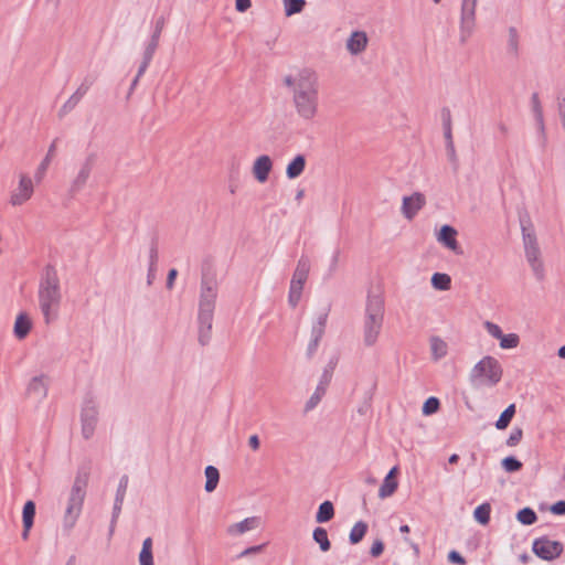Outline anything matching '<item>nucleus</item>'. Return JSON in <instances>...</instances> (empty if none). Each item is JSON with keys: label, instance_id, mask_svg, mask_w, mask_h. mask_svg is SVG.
Instances as JSON below:
<instances>
[{"label": "nucleus", "instance_id": "obj_49", "mask_svg": "<svg viewBox=\"0 0 565 565\" xmlns=\"http://www.w3.org/2000/svg\"><path fill=\"white\" fill-rule=\"evenodd\" d=\"M128 481H129V479H128L127 475H124L120 478L115 499H119V500L125 499L127 488H128Z\"/></svg>", "mask_w": 565, "mask_h": 565}, {"label": "nucleus", "instance_id": "obj_57", "mask_svg": "<svg viewBox=\"0 0 565 565\" xmlns=\"http://www.w3.org/2000/svg\"><path fill=\"white\" fill-rule=\"evenodd\" d=\"M551 512L556 514V515H563L565 514V501L564 500H561V501H557L555 502L552 507H551Z\"/></svg>", "mask_w": 565, "mask_h": 565}, {"label": "nucleus", "instance_id": "obj_16", "mask_svg": "<svg viewBox=\"0 0 565 565\" xmlns=\"http://www.w3.org/2000/svg\"><path fill=\"white\" fill-rule=\"evenodd\" d=\"M260 525V519L258 516L246 518L241 522L231 524L226 532L232 536L242 535L248 531H253Z\"/></svg>", "mask_w": 565, "mask_h": 565}, {"label": "nucleus", "instance_id": "obj_64", "mask_svg": "<svg viewBox=\"0 0 565 565\" xmlns=\"http://www.w3.org/2000/svg\"><path fill=\"white\" fill-rule=\"evenodd\" d=\"M248 445L253 450H258L260 443L257 435H252L248 439Z\"/></svg>", "mask_w": 565, "mask_h": 565}, {"label": "nucleus", "instance_id": "obj_60", "mask_svg": "<svg viewBox=\"0 0 565 565\" xmlns=\"http://www.w3.org/2000/svg\"><path fill=\"white\" fill-rule=\"evenodd\" d=\"M320 340L312 339L310 340L308 348H307V356L310 359L316 353L318 347H319Z\"/></svg>", "mask_w": 565, "mask_h": 565}, {"label": "nucleus", "instance_id": "obj_62", "mask_svg": "<svg viewBox=\"0 0 565 565\" xmlns=\"http://www.w3.org/2000/svg\"><path fill=\"white\" fill-rule=\"evenodd\" d=\"M250 7V0H236L235 8L238 12H245Z\"/></svg>", "mask_w": 565, "mask_h": 565}, {"label": "nucleus", "instance_id": "obj_20", "mask_svg": "<svg viewBox=\"0 0 565 565\" xmlns=\"http://www.w3.org/2000/svg\"><path fill=\"white\" fill-rule=\"evenodd\" d=\"M32 321L26 312H20L17 316L13 333L17 339L23 340L30 333Z\"/></svg>", "mask_w": 565, "mask_h": 565}, {"label": "nucleus", "instance_id": "obj_21", "mask_svg": "<svg viewBox=\"0 0 565 565\" xmlns=\"http://www.w3.org/2000/svg\"><path fill=\"white\" fill-rule=\"evenodd\" d=\"M28 392L39 399H43L47 395V377L45 375L34 376L28 386Z\"/></svg>", "mask_w": 565, "mask_h": 565}, {"label": "nucleus", "instance_id": "obj_15", "mask_svg": "<svg viewBox=\"0 0 565 565\" xmlns=\"http://www.w3.org/2000/svg\"><path fill=\"white\" fill-rule=\"evenodd\" d=\"M273 169V161L269 156H259L253 164V174L255 179L263 183L267 181L268 175Z\"/></svg>", "mask_w": 565, "mask_h": 565}, {"label": "nucleus", "instance_id": "obj_14", "mask_svg": "<svg viewBox=\"0 0 565 565\" xmlns=\"http://www.w3.org/2000/svg\"><path fill=\"white\" fill-rule=\"evenodd\" d=\"M526 260L539 281L545 277L544 264L541 259V250L539 246L524 248Z\"/></svg>", "mask_w": 565, "mask_h": 565}, {"label": "nucleus", "instance_id": "obj_26", "mask_svg": "<svg viewBox=\"0 0 565 565\" xmlns=\"http://www.w3.org/2000/svg\"><path fill=\"white\" fill-rule=\"evenodd\" d=\"M206 482H205V491L206 492H213L220 481V472L217 468L214 466H207L204 470Z\"/></svg>", "mask_w": 565, "mask_h": 565}, {"label": "nucleus", "instance_id": "obj_1", "mask_svg": "<svg viewBox=\"0 0 565 565\" xmlns=\"http://www.w3.org/2000/svg\"><path fill=\"white\" fill-rule=\"evenodd\" d=\"M218 294V281L216 275L211 271H203L200 284L199 298V343L207 345L212 337V322L214 316L215 303Z\"/></svg>", "mask_w": 565, "mask_h": 565}, {"label": "nucleus", "instance_id": "obj_22", "mask_svg": "<svg viewBox=\"0 0 565 565\" xmlns=\"http://www.w3.org/2000/svg\"><path fill=\"white\" fill-rule=\"evenodd\" d=\"M306 168V158L303 154L296 156L286 168V175L288 179L294 180L302 174Z\"/></svg>", "mask_w": 565, "mask_h": 565}, {"label": "nucleus", "instance_id": "obj_39", "mask_svg": "<svg viewBox=\"0 0 565 565\" xmlns=\"http://www.w3.org/2000/svg\"><path fill=\"white\" fill-rule=\"evenodd\" d=\"M302 289H303L302 285L295 284V282L290 281L288 302L292 308H295L298 305V302L300 301Z\"/></svg>", "mask_w": 565, "mask_h": 565}, {"label": "nucleus", "instance_id": "obj_28", "mask_svg": "<svg viewBox=\"0 0 565 565\" xmlns=\"http://www.w3.org/2000/svg\"><path fill=\"white\" fill-rule=\"evenodd\" d=\"M313 541L319 544L322 552H328L331 548V543L328 537V532L323 527H316L312 533Z\"/></svg>", "mask_w": 565, "mask_h": 565}, {"label": "nucleus", "instance_id": "obj_61", "mask_svg": "<svg viewBox=\"0 0 565 565\" xmlns=\"http://www.w3.org/2000/svg\"><path fill=\"white\" fill-rule=\"evenodd\" d=\"M177 276H178L177 269L172 268V269L169 270L168 277H167V288L168 289H172L173 288L174 280H175Z\"/></svg>", "mask_w": 565, "mask_h": 565}, {"label": "nucleus", "instance_id": "obj_17", "mask_svg": "<svg viewBox=\"0 0 565 565\" xmlns=\"http://www.w3.org/2000/svg\"><path fill=\"white\" fill-rule=\"evenodd\" d=\"M457 231L450 225H444L440 228L438 241L443 243L447 248L455 252L456 254H461V249L456 239Z\"/></svg>", "mask_w": 565, "mask_h": 565}, {"label": "nucleus", "instance_id": "obj_34", "mask_svg": "<svg viewBox=\"0 0 565 565\" xmlns=\"http://www.w3.org/2000/svg\"><path fill=\"white\" fill-rule=\"evenodd\" d=\"M516 519L524 525H532L536 522L537 515L533 509L523 508L518 512Z\"/></svg>", "mask_w": 565, "mask_h": 565}, {"label": "nucleus", "instance_id": "obj_55", "mask_svg": "<svg viewBox=\"0 0 565 565\" xmlns=\"http://www.w3.org/2000/svg\"><path fill=\"white\" fill-rule=\"evenodd\" d=\"M448 561L454 564L465 565L466 559L461 556V554L457 551H450L448 554Z\"/></svg>", "mask_w": 565, "mask_h": 565}, {"label": "nucleus", "instance_id": "obj_33", "mask_svg": "<svg viewBox=\"0 0 565 565\" xmlns=\"http://www.w3.org/2000/svg\"><path fill=\"white\" fill-rule=\"evenodd\" d=\"M491 505L484 502L478 505L473 512L475 519L482 525H486L490 521Z\"/></svg>", "mask_w": 565, "mask_h": 565}, {"label": "nucleus", "instance_id": "obj_25", "mask_svg": "<svg viewBox=\"0 0 565 565\" xmlns=\"http://www.w3.org/2000/svg\"><path fill=\"white\" fill-rule=\"evenodd\" d=\"M334 516V507L331 501H324L319 505L318 512L316 514V521L318 523H326L333 519Z\"/></svg>", "mask_w": 565, "mask_h": 565}, {"label": "nucleus", "instance_id": "obj_30", "mask_svg": "<svg viewBox=\"0 0 565 565\" xmlns=\"http://www.w3.org/2000/svg\"><path fill=\"white\" fill-rule=\"evenodd\" d=\"M431 285L437 290L446 291L451 287V278L447 274L435 273L431 277Z\"/></svg>", "mask_w": 565, "mask_h": 565}, {"label": "nucleus", "instance_id": "obj_31", "mask_svg": "<svg viewBox=\"0 0 565 565\" xmlns=\"http://www.w3.org/2000/svg\"><path fill=\"white\" fill-rule=\"evenodd\" d=\"M367 532V524L363 521L356 522L351 529L349 540L351 544L360 543Z\"/></svg>", "mask_w": 565, "mask_h": 565}, {"label": "nucleus", "instance_id": "obj_29", "mask_svg": "<svg viewBox=\"0 0 565 565\" xmlns=\"http://www.w3.org/2000/svg\"><path fill=\"white\" fill-rule=\"evenodd\" d=\"M430 350L434 360H440L447 354V343L438 337H431Z\"/></svg>", "mask_w": 565, "mask_h": 565}, {"label": "nucleus", "instance_id": "obj_10", "mask_svg": "<svg viewBox=\"0 0 565 565\" xmlns=\"http://www.w3.org/2000/svg\"><path fill=\"white\" fill-rule=\"evenodd\" d=\"M34 192V185L32 179L25 174H20L18 186L11 192L10 204L13 206H20L28 202Z\"/></svg>", "mask_w": 565, "mask_h": 565}, {"label": "nucleus", "instance_id": "obj_44", "mask_svg": "<svg viewBox=\"0 0 565 565\" xmlns=\"http://www.w3.org/2000/svg\"><path fill=\"white\" fill-rule=\"evenodd\" d=\"M82 99L79 97H77L76 95H72L65 103L64 105L60 108L58 110V116L60 117H64L65 115H67L70 111H72L76 106L77 104L81 102Z\"/></svg>", "mask_w": 565, "mask_h": 565}, {"label": "nucleus", "instance_id": "obj_11", "mask_svg": "<svg viewBox=\"0 0 565 565\" xmlns=\"http://www.w3.org/2000/svg\"><path fill=\"white\" fill-rule=\"evenodd\" d=\"M332 371H333L332 365H329V367L324 369L313 394L310 396V398L307 401V403L305 405L306 413L311 412L313 408H316L317 405L322 399V397L324 396V394L327 392V387L332 377Z\"/></svg>", "mask_w": 565, "mask_h": 565}, {"label": "nucleus", "instance_id": "obj_24", "mask_svg": "<svg viewBox=\"0 0 565 565\" xmlns=\"http://www.w3.org/2000/svg\"><path fill=\"white\" fill-rule=\"evenodd\" d=\"M55 149H56V140H54L51 143V146L49 147V150H47V153H46L45 158L42 160V162L40 163V166L36 169L34 178H35V180L38 182H40L43 179V177H44V174H45V172H46V170H47V168H49V166L51 163V160L53 159V157L55 154Z\"/></svg>", "mask_w": 565, "mask_h": 565}, {"label": "nucleus", "instance_id": "obj_58", "mask_svg": "<svg viewBox=\"0 0 565 565\" xmlns=\"http://www.w3.org/2000/svg\"><path fill=\"white\" fill-rule=\"evenodd\" d=\"M299 82V73L296 76H286L284 83L286 86L292 89V94L296 92L297 83Z\"/></svg>", "mask_w": 565, "mask_h": 565}, {"label": "nucleus", "instance_id": "obj_19", "mask_svg": "<svg viewBox=\"0 0 565 565\" xmlns=\"http://www.w3.org/2000/svg\"><path fill=\"white\" fill-rule=\"evenodd\" d=\"M367 45V36L365 32L354 31L347 41V50L352 55L362 53Z\"/></svg>", "mask_w": 565, "mask_h": 565}, {"label": "nucleus", "instance_id": "obj_56", "mask_svg": "<svg viewBox=\"0 0 565 565\" xmlns=\"http://www.w3.org/2000/svg\"><path fill=\"white\" fill-rule=\"evenodd\" d=\"M339 258H340V250L335 249L331 257V262H330V266H329V275L330 276L337 270Z\"/></svg>", "mask_w": 565, "mask_h": 565}, {"label": "nucleus", "instance_id": "obj_13", "mask_svg": "<svg viewBox=\"0 0 565 565\" xmlns=\"http://www.w3.org/2000/svg\"><path fill=\"white\" fill-rule=\"evenodd\" d=\"M425 204V195L419 192H415L411 196L403 198L402 213L405 218L413 220Z\"/></svg>", "mask_w": 565, "mask_h": 565}, {"label": "nucleus", "instance_id": "obj_18", "mask_svg": "<svg viewBox=\"0 0 565 565\" xmlns=\"http://www.w3.org/2000/svg\"><path fill=\"white\" fill-rule=\"evenodd\" d=\"M311 262L309 256L302 254L297 263V267L294 271L291 281L305 286L308 279Z\"/></svg>", "mask_w": 565, "mask_h": 565}, {"label": "nucleus", "instance_id": "obj_40", "mask_svg": "<svg viewBox=\"0 0 565 565\" xmlns=\"http://www.w3.org/2000/svg\"><path fill=\"white\" fill-rule=\"evenodd\" d=\"M508 50L512 55H518L519 34L514 26L509 28Z\"/></svg>", "mask_w": 565, "mask_h": 565}, {"label": "nucleus", "instance_id": "obj_7", "mask_svg": "<svg viewBox=\"0 0 565 565\" xmlns=\"http://www.w3.org/2000/svg\"><path fill=\"white\" fill-rule=\"evenodd\" d=\"M98 423V403L92 395H86L81 411L82 436L88 440L94 436Z\"/></svg>", "mask_w": 565, "mask_h": 565}, {"label": "nucleus", "instance_id": "obj_45", "mask_svg": "<svg viewBox=\"0 0 565 565\" xmlns=\"http://www.w3.org/2000/svg\"><path fill=\"white\" fill-rule=\"evenodd\" d=\"M519 344V337L515 333L503 334L500 338V347L502 349H513Z\"/></svg>", "mask_w": 565, "mask_h": 565}, {"label": "nucleus", "instance_id": "obj_52", "mask_svg": "<svg viewBox=\"0 0 565 565\" xmlns=\"http://www.w3.org/2000/svg\"><path fill=\"white\" fill-rule=\"evenodd\" d=\"M158 258V245L156 242H152L149 248V267H157Z\"/></svg>", "mask_w": 565, "mask_h": 565}, {"label": "nucleus", "instance_id": "obj_2", "mask_svg": "<svg viewBox=\"0 0 565 565\" xmlns=\"http://www.w3.org/2000/svg\"><path fill=\"white\" fill-rule=\"evenodd\" d=\"M39 308L45 324L52 323L58 316L62 301L60 278L54 266L43 269L38 289Z\"/></svg>", "mask_w": 565, "mask_h": 565}, {"label": "nucleus", "instance_id": "obj_23", "mask_svg": "<svg viewBox=\"0 0 565 565\" xmlns=\"http://www.w3.org/2000/svg\"><path fill=\"white\" fill-rule=\"evenodd\" d=\"M329 316V308H324L321 312L317 315L315 322L311 328V338L321 340L324 334L327 320Z\"/></svg>", "mask_w": 565, "mask_h": 565}, {"label": "nucleus", "instance_id": "obj_8", "mask_svg": "<svg viewBox=\"0 0 565 565\" xmlns=\"http://www.w3.org/2000/svg\"><path fill=\"white\" fill-rule=\"evenodd\" d=\"M478 0H462L460 9L459 41L465 44L476 28V8Z\"/></svg>", "mask_w": 565, "mask_h": 565}, {"label": "nucleus", "instance_id": "obj_9", "mask_svg": "<svg viewBox=\"0 0 565 565\" xmlns=\"http://www.w3.org/2000/svg\"><path fill=\"white\" fill-rule=\"evenodd\" d=\"M533 553L543 561H554L563 553V544L547 536L537 537L532 544Z\"/></svg>", "mask_w": 565, "mask_h": 565}, {"label": "nucleus", "instance_id": "obj_38", "mask_svg": "<svg viewBox=\"0 0 565 565\" xmlns=\"http://www.w3.org/2000/svg\"><path fill=\"white\" fill-rule=\"evenodd\" d=\"M397 487V480H388L384 478V481L379 490V497L381 499L391 497L396 491Z\"/></svg>", "mask_w": 565, "mask_h": 565}, {"label": "nucleus", "instance_id": "obj_46", "mask_svg": "<svg viewBox=\"0 0 565 565\" xmlns=\"http://www.w3.org/2000/svg\"><path fill=\"white\" fill-rule=\"evenodd\" d=\"M266 546V543L264 544H260V545H255V546H250V547H247L245 548L244 551H242L237 556L236 558L237 559H241V558H245V557H249V556H253V555H256V554H259L264 551Z\"/></svg>", "mask_w": 565, "mask_h": 565}, {"label": "nucleus", "instance_id": "obj_51", "mask_svg": "<svg viewBox=\"0 0 565 565\" xmlns=\"http://www.w3.org/2000/svg\"><path fill=\"white\" fill-rule=\"evenodd\" d=\"M158 45H159L158 41L150 40L143 51L142 60L151 62Z\"/></svg>", "mask_w": 565, "mask_h": 565}, {"label": "nucleus", "instance_id": "obj_47", "mask_svg": "<svg viewBox=\"0 0 565 565\" xmlns=\"http://www.w3.org/2000/svg\"><path fill=\"white\" fill-rule=\"evenodd\" d=\"M124 500L115 499L114 508H113V515H111V522H110V534H113L115 524L117 522V519L119 518V514L121 512Z\"/></svg>", "mask_w": 565, "mask_h": 565}, {"label": "nucleus", "instance_id": "obj_59", "mask_svg": "<svg viewBox=\"0 0 565 565\" xmlns=\"http://www.w3.org/2000/svg\"><path fill=\"white\" fill-rule=\"evenodd\" d=\"M441 120L444 128H451V114L448 108L441 110Z\"/></svg>", "mask_w": 565, "mask_h": 565}, {"label": "nucleus", "instance_id": "obj_48", "mask_svg": "<svg viewBox=\"0 0 565 565\" xmlns=\"http://www.w3.org/2000/svg\"><path fill=\"white\" fill-rule=\"evenodd\" d=\"M522 437H523V430L519 427H515L512 429L509 438L507 439V445L509 447H514L521 441Z\"/></svg>", "mask_w": 565, "mask_h": 565}, {"label": "nucleus", "instance_id": "obj_6", "mask_svg": "<svg viewBox=\"0 0 565 565\" xmlns=\"http://www.w3.org/2000/svg\"><path fill=\"white\" fill-rule=\"evenodd\" d=\"M502 367L493 356L481 359L470 372V381L473 386H494L501 381Z\"/></svg>", "mask_w": 565, "mask_h": 565}, {"label": "nucleus", "instance_id": "obj_32", "mask_svg": "<svg viewBox=\"0 0 565 565\" xmlns=\"http://www.w3.org/2000/svg\"><path fill=\"white\" fill-rule=\"evenodd\" d=\"M515 414V404L509 405L500 415L499 419L495 423V427L499 430L505 429L511 423L513 416Z\"/></svg>", "mask_w": 565, "mask_h": 565}, {"label": "nucleus", "instance_id": "obj_53", "mask_svg": "<svg viewBox=\"0 0 565 565\" xmlns=\"http://www.w3.org/2000/svg\"><path fill=\"white\" fill-rule=\"evenodd\" d=\"M384 551V543L382 540L377 539L373 542L370 554L372 557H379Z\"/></svg>", "mask_w": 565, "mask_h": 565}, {"label": "nucleus", "instance_id": "obj_43", "mask_svg": "<svg viewBox=\"0 0 565 565\" xmlns=\"http://www.w3.org/2000/svg\"><path fill=\"white\" fill-rule=\"evenodd\" d=\"M440 406V402L437 397L430 396L427 398L423 405L422 412L424 415H433L435 414Z\"/></svg>", "mask_w": 565, "mask_h": 565}, {"label": "nucleus", "instance_id": "obj_63", "mask_svg": "<svg viewBox=\"0 0 565 565\" xmlns=\"http://www.w3.org/2000/svg\"><path fill=\"white\" fill-rule=\"evenodd\" d=\"M446 149H447V154H448L449 160L452 163L456 164L457 163V156H456V150H455L454 143L452 145H446Z\"/></svg>", "mask_w": 565, "mask_h": 565}, {"label": "nucleus", "instance_id": "obj_41", "mask_svg": "<svg viewBox=\"0 0 565 565\" xmlns=\"http://www.w3.org/2000/svg\"><path fill=\"white\" fill-rule=\"evenodd\" d=\"M522 238H523L524 248L539 246L534 231L524 225H522Z\"/></svg>", "mask_w": 565, "mask_h": 565}, {"label": "nucleus", "instance_id": "obj_37", "mask_svg": "<svg viewBox=\"0 0 565 565\" xmlns=\"http://www.w3.org/2000/svg\"><path fill=\"white\" fill-rule=\"evenodd\" d=\"M35 518V503L31 500L26 501L22 511V522L29 526H33Z\"/></svg>", "mask_w": 565, "mask_h": 565}, {"label": "nucleus", "instance_id": "obj_12", "mask_svg": "<svg viewBox=\"0 0 565 565\" xmlns=\"http://www.w3.org/2000/svg\"><path fill=\"white\" fill-rule=\"evenodd\" d=\"M96 162V154L89 153L81 166V169L71 184V192L76 193L86 184Z\"/></svg>", "mask_w": 565, "mask_h": 565}, {"label": "nucleus", "instance_id": "obj_54", "mask_svg": "<svg viewBox=\"0 0 565 565\" xmlns=\"http://www.w3.org/2000/svg\"><path fill=\"white\" fill-rule=\"evenodd\" d=\"M163 26H164V18H163V17H160V18L156 21L154 30H153V33H152L151 39H150V40H153V41H158V42H159V39H160L161 32H162V30H163Z\"/></svg>", "mask_w": 565, "mask_h": 565}, {"label": "nucleus", "instance_id": "obj_36", "mask_svg": "<svg viewBox=\"0 0 565 565\" xmlns=\"http://www.w3.org/2000/svg\"><path fill=\"white\" fill-rule=\"evenodd\" d=\"M306 4L305 0H284L285 13L287 17L300 13Z\"/></svg>", "mask_w": 565, "mask_h": 565}, {"label": "nucleus", "instance_id": "obj_3", "mask_svg": "<svg viewBox=\"0 0 565 565\" xmlns=\"http://www.w3.org/2000/svg\"><path fill=\"white\" fill-rule=\"evenodd\" d=\"M292 102L299 117L311 120L318 114L319 79L316 72L303 68L299 72V82L292 94Z\"/></svg>", "mask_w": 565, "mask_h": 565}, {"label": "nucleus", "instance_id": "obj_35", "mask_svg": "<svg viewBox=\"0 0 565 565\" xmlns=\"http://www.w3.org/2000/svg\"><path fill=\"white\" fill-rule=\"evenodd\" d=\"M531 102H532V110L534 113L535 120H536L541 131H543L544 130L543 110H542V106H541V103L539 99V95L536 93H534L532 95Z\"/></svg>", "mask_w": 565, "mask_h": 565}, {"label": "nucleus", "instance_id": "obj_4", "mask_svg": "<svg viewBox=\"0 0 565 565\" xmlns=\"http://www.w3.org/2000/svg\"><path fill=\"white\" fill-rule=\"evenodd\" d=\"M89 476V465L81 466L77 469L73 486L67 494L62 520V527L67 534L74 529L82 513Z\"/></svg>", "mask_w": 565, "mask_h": 565}, {"label": "nucleus", "instance_id": "obj_50", "mask_svg": "<svg viewBox=\"0 0 565 565\" xmlns=\"http://www.w3.org/2000/svg\"><path fill=\"white\" fill-rule=\"evenodd\" d=\"M484 328L488 331V333L491 337H493L494 339H499L500 340V338L503 335V332H502L501 328L498 324H495V323H493L491 321H486L484 322Z\"/></svg>", "mask_w": 565, "mask_h": 565}, {"label": "nucleus", "instance_id": "obj_42", "mask_svg": "<svg viewBox=\"0 0 565 565\" xmlns=\"http://www.w3.org/2000/svg\"><path fill=\"white\" fill-rule=\"evenodd\" d=\"M501 465L507 472H516L522 469V462L513 456L505 457Z\"/></svg>", "mask_w": 565, "mask_h": 565}, {"label": "nucleus", "instance_id": "obj_27", "mask_svg": "<svg viewBox=\"0 0 565 565\" xmlns=\"http://www.w3.org/2000/svg\"><path fill=\"white\" fill-rule=\"evenodd\" d=\"M139 563L140 565H153L151 537H147L142 542V547L139 554Z\"/></svg>", "mask_w": 565, "mask_h": 565}, {"label": "nucleus", "instance_id": "obj_5", "mask_svg": "<svg viewBox=\"0 0 565 565\" xmlns=\"http://www.w3.org/2000/svg\"><path fill=\"white\" fill-rule=\"evenodd\" d=\"M384 321V300L380 295H369L363 319V343L373 347Z\"/></svg>", "mask_w": 565, "mask_h": 565}]
</instances>
